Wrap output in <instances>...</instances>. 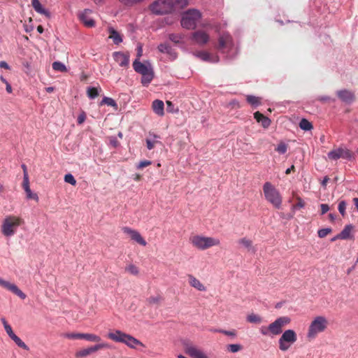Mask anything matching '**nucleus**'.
Masks as SVG:
<instances>
[{
  "label": "nucleus",
  "instance_id": "obj_15",
  "mask_svg": "<svg viewBox=\"0 0 358 358\" xmlns=\"http://www.w3.org/2000/svg\"><path fill=\"white\" fill-rule=\"evenodd\" d=\"M122 231L124 234H127L130 236L131 240L136 241L138 244L143 246H145L147 243L145 239L141 236L140 233L136 230L132 229L128 227H124L122 229Z\"/></svg>",
  "mask_w": 358,
  "mask_h": 358
},
{
  "label": "nucleus",
  "instance_id": "obj_36",
  "mask_svg": "<svg viewBox=\"0 0 358 358\" xmlns=\"http://www.w3.org/2000/svg\"><path fill=\"white\" fill-rule=\"evenodd\" d=\"M52 69L59 72H66L67 69L66 66L60 62H55L52 63Z\"/></svg>",
  "mask_w": 358,
  "mask_h": 358
},
{
  "label": "nucleus",
  "instance_id": "obj_18",
  "mask_svg": "<svg viewBox=\"0 0 358 358\" xmlns=\"http://www.w3.org/2000/svg\"><path fill=\"white\" fill-rule=\"evenodd\" d=\"M338 97L343 101L350 103L355 101V94L348 90H339L337 92Z\"/></svg>",
  "mask_w": 358,
  "mask_h": 358
},
{
  "label": "nucleus",
  "instance_id": "obj_48",
  "mask_svg": "<svg viewBox=\"0 0 358 358\" xmlns=\"http://www.w3.org/2000/svg\"><path fill=\"white\" fill-rule=\"evenodd\" d=\"M101 104H106L108 106H116V103L115 101L111 99V98H109V97H104L101 102Z\"/></svg>",
  "mask_w": 358,
  "mask_h": 358
},
{
  "label": "nucleus",
  "instance_id": "obj_47",
  "mask_svg": "<svg viewBox=\"0 0 358 358\" xmlns=\"http://www.w3.org/2000/svg\"><path fill=\"white\" fill-rule=\"evenodd\" d=\"M331 228H325V229H320L318 231H317V234H318V236L320 238H324L326 237L329 234H330L331 232Z\"/></svg>",
  "mask_w": 358,
  "mask_h": 358
},
{
  "label": "nucleus",
  "instance_id": "obj_64",
  "mask_svg": "<svg viewBox=\"0 0 358 358\" xmlns=\"http://www.w3.org/2000/svg\"><path fill=\"white\" fill-rule=\"evenodd\" d=\"M6 90L7 91L8 93H11L12 92V87H11V85L9 84V83H6Z\"/></svg>",
  "mask_w": 358,
  "mask_h": 358
},
{
  "label": "nucleus",
  "instance_id": "obj_25",
  "mask_svg": "<svg viewBox=\"0 0 358 358\" xmlns=\"http://www.w3.org/2000/svg\"><path fill=\"white\" fill-rule=\"evenodd\" d=\"M90 13V10H85L80 15V20L87 27H93L95 25V22L88 16Z\"/></svg>",
  "mask_w": 358,
  "mask_h": 358
},
{
  "label": "nucleus",
  "instance_id": "obj_39",
  "mask_svg": "<svg viewBox=\"0 0 358 358\" xmlns=\"http://www.w3.org/2000/svg\"><path fill=\"white\" fill-rule=\"evenodd\" d=\"M87 94L89 98L95 99L99 95V90L96 87H89Z\"/></svg>",
  "mask_w": 358,
  "mask_h": 358
},
{
  "label": "nucleus",
  "instance_id": "obj_32",
  "mask_svg": "<svg viewBox=\"0 0 358 358\" xmlns=\"http://www.w3.org/2000/svg\"><path fill=\"white\" fill-rule=\"evenodd\" d=\"M83 339H85L86 341H90V342H96L99 343L101 341V338L100 336L94 334H85L83 333Z\"/></svg>",
  "mask_w": 358,
  "mask_h": 358
},
{
  "label": "nucleus",
  "instance_id": "obj_12",
  "mask_svg": "<svg viewBox=\"0 0 358 358\" xmlns=\"http://www.w3.org/2000/svg\"><path fill=\"white\" fill-rule=\"evenodd\" d=\"M110 345L107 343H101L96 344L94 346H91L87 348H84L82 350H80L77 351L75 354V356L76 358H83L85 357L90 354L95 352L99 350L103 349V348H110Z\"/></svg>",
  "mask_w": 358,
  "mask_h": 358
},
{
  "label": "nucleus",
  "instance_id": "obj_30",
  "mask_svg": "<svg viewBox=\"0 0 358 358\" xmlns=\"http://www.w3.org/2000/svg\"><path fill=\"white\" fill-rule=\"evenodd\" d=\"M108 31H109V38L113 40V41L115 44L118 45L122 42V36L113 28L110 27L108 29Z\"/></svg>",
  "mask_w": 358,
  "mask_h": 358
},
{
  "label": "nucleus",
  "instance_id": "obj_41",
  "mask_svg": "<svg viewBox=\"0 0 358 358\" xmlns=\"http://www.w3.org/2000/svg\"><path fill=\"white\" fill-rule=\"evenodd\" d=\"M238 243L250 250L252 245V241L248 238H243L238 241Z\"/></svg>",
  "mask_w": 358,
  "mask_h": 358
},
{
  "label": "nucleus",
  "instance_id": "obj_16",
  "mask_svg": "<svg viewBox=\"0 0 358 358\" xmlns=\"http://www.w3.org/2000/svg\"><path fill=\"white\" fill-rule=\"evenodd\" d=\"M185 352L192 358H208L201 350L192 345H186Z\"/></svg>",
  "mask_w": 358,
  "mask_h": 358
},
{
  "label": "nucleus",
  "instance_id": "obj_10",
  "mask_svg": "<svg viewBox=\"0 0 358 358\" xmlns=\"http://www.w3.org/2000/svg\"><path fill=\"white\" fill-rule=\"evenodd\" d=\"M291 322V319L288 316H283L277 318L274 322L268 325V329L271 330L272 336H277L282 332V328Z\"/></svg>",
  "mask_w": 358,
  "mask_h": 358
},
{
  "label": "nucleus",
  "instance_id": "obj_55",
  "mask_svg": "<svg viewBox=\"0 0 358 358\" xmlns=\"http://www.w3.org/2000/svg\"><path fill=\"white\" fill-rule=\"evenodd\" d=\"M320 208H321V215L325 214L329 210V206L326 203H322L320 205Z\"/></svg>",
  "mask_w": 358,
  "mask_h": 358
},
{
  "label": "nucleus",
  "instance_id": "obj_28",
  "mask_svg": "<svg viewBox=\"0 0 358 358\" xmlns=\"http://www.w3.org/2000/svg\"><path fill=\"white\" fill-rule=\"evenodd\" d=\"M152 109L154 112L159 116H163L164 114V102L161 100L156 99L152 102Z\"/></svg>",
  "mask_w": 358,
  "mask_h": 358
},
{
  "label": "nucleus",
  "instance_id": "obj_14",
  "mask_svg": "<svg viewBox=\"0 0 358 358\" xmlns=\"http://www.w3.org/2000/svg\"><path fill=\"white\" fill-rule=\"evenodd\" d=\"M0 286L17 295L21 299L26 298V294L17 285L0 278Z\"/></svg>",
  "mask_w": 358,
  "mask_h": 358
},
{
  "label": "nucleus",
  "instance_id": "obj_13",
  "mask_svg": "<svg viewBox=\"0 0 358 358\" xmlns=\"http://www.w3.org/2000/svg\"><path fill=\"white\" fill-rule=\"evenodd\" d=\"M351 157V152L348 149L342 148L334 149L328 153V157L331 160H337L340 158L350 159Z\"/></svg>",
  "mask_w": 358,
  "mask_h": 358
},
{
  "label": "nucleus",
  "instance_id": "obj_59",
  "mask_svg": "<svg viewBox=\"0 0 358 358\" xmlns=\"http://www.w3.org/2000/svg\"><path fill=\"white\" fill-rule=\"evenodd\" d=\"M143 55V48H142V46L141 45H139L137 48V59L138 61H139V59L140 57L142 56Z\"/></svg>",
  "mask_w": 358,
  "mask_h": 358
},
{
  "label": "nucleus",
  "instance_id": "obj_19",
  "mask_svg": "<svg viewBox=\"0 0 358 358\" xmlns=\"http://www.w3.org/2000/svg\"><path fill=\"white\" fill-rule=\"evenodd\" d=\"M113 58L122 67L127 66L129 64V57L123 52H115L113 53Z\"/></svg>",
  "mask_w": 358,
  "mask_h": 358
},
{
  "label": "nucleus",
  "instance_id": "obj_60",
  "mask_svg": "<svg viewBox=\"0 0 358 358\" xmlns=\"http://www.w3.org/2000/svg\"><path fill=\"white\" fill-rule=\"evenodd\" d=\"M166 105H167V108H166L167 111L172 113L173 112V106L172 102L170 101H167Z\"/></svg>",
  "mask_w": 358,
  "mask_h": 358
},
{
  "label": "nucleus",
  "instance_id": "obj_9",
  "mask_svg": "<svg viewBox=\"0 0 358 358\" xmlns=\"http://www.w3.org/2000/svg\"><path fill=\"white\" fill-rule=\"evenodd\" d=\"M149 10L152 13L157 15L171 13V6L167 0L155 1L149 6Z\"/></svg>",
  "mask_w": 358,
  "mask_h": 358
},
{
  "label": "nucleus",
  "instance_id": "obj_3",
  "mask_svg": "<svg viewBox=\"0 0 358 358\" xmlns=\"http://www.w3.org/2000/svg\"><path fill=\"white\" fill-rule=\"evenodd\" d=\"M107 337L115 342L124 343L131 348H135L136 345L144 347L143 343L139 340L120 330L109 332Z\"/></svg>",
  "mask_w": 358,
  "mask_h": 358
},
{
  "label": "nucleus",
  "instance_id": "obj_40",
  "mask_svg": "<svg viewBox=\"0 0 358 358\" xmlns=\"http://www.w3.org/2000/svg\"><path fill=\"white\" fill-rule=\"evenodd\" d=\"M125 271L134 275H137L139 273L138 268L134 264H129L126 266Z\"/></svg>",
  "mask_w": 358,
  "mask_h": 358
},
{
  "label": "nucleus",
  "instance_id": "obj_43",
  "mask_svg": "<svg viewBox=\"0 0 358 358\" xmlns=\"http://www.w3.org/2000/svg\"><path fill=\"white\" fill-rule=\"evenodd\" d=\"M143 0H119V1L126 6H132L136 3L142 2Z\"/></svg>",
  "mask_w": 358,
  "mask_h": 358
},
{
  "label": "nucleus",
  "instance_id": "obj_5",
  "mask_svg": "<svg viewBox=\"0 0 358 358\" xmlns=\"http://www.w3.org/2000/svg\"><path fill=\"white\" fill-rule=\"evenodd\" d=\"M201 18V13L196 9H189L185 12L181 18V25L187 29H194L197 22Z\"/></svg>",
  "mask_w": 358,
  "mask_h": 358
},
{
  "label": "nucleus",
  "instance_id": "obj_42",
  "mask_svg": "<svg viewBox=\"0 0 358 358\" xmlns=\"http://www.w3.org/2000/svg\"><path fill=\"white\" fill-rule=\"evenodd\" d=\"M227 350L231 352H237L242 350V346L239 344H230L227 345Z\"/></svg>",
  "mask_w": 358,
  "mask_h": 358
},
{
  "label": "nucleus",
  "instance_id": "obj_61",
  "mask_svg": "<svg viewBox=\"0 0 358 358\" xmlns=\"http://www.w3.org/2000/svg\"><path fill=\"white\" fill-rule=\"evenodd\" d=\"M0 68L10 69L9 65L4 61L0 62Z\"/></svg>",
  "mask_w": 358,
  "mask_h": 358
},
{
  "label": "nucleus",
  "instance_id": "obj_24",
  "mask_svg": "<svg viewBox=\"0 0 358 358\" xmlns=\"http://www.w3.org/2000/svg\"><path fill=\"white\" fill-rule=\"evenodd\" d=\"M22 187L27 194V198L29 199H34L36 201H38V196L36 193H33L29 187V180H23Z\"/></svg>",
  "mask_w": 358,
  "mask_h": 358
},
{
  "label": "nucleus",
  "instance_id": "obj_52",
  "mask_svg": "<svg viewBox=\"0 0 358 358\" xmlns=\"http://www.w3.org/2000/svg\"><path fill=\"white\" fill-rule=\"evenodd\" d=\"M259 331L263 336L271 335V330L268 329V327H266V326L261 327V328L259 329Z\"/></svg>",
  "mask_w": 358,
  "mask_h": 358
},
{
  "label": "nucleus",
  "instance_id": "obj_26",
  "mask_svg": "<svg viewBox=\"0 0 358 358\" xmlns=\"http://www.w3.org/2000/svg\"><path fill=\"white\" fill-rule=\"evenodd\" d=\"M196 56L205 62H217L219 57L217 56L212 57L208 52L205 51L197 52Z\"/></svg>",
  "mask_w": 358,
  "mask_h": 358
},
{
  "label": "nucleus",
  "instance_id": "obj_7",
  "mask_svg": "<svg viewBox=\"0 0 358 358\" xmlns=\"http://www.w3.org/2000/svg\"><path fill=\"white\" fill-rule=\"evenodd\" d=\"M328 325V321L324 316H317L310 322L307 337L308 338H314L316 336L324 331Z\"/></svg>",
  "mask_w": 358,
  "mask_h": 358
},
{
  "label": "nucleus",
  "instance_id": "obj_2",
  "mask_svg": "<svg viewBox=\"0 0 358 358\" xmlns=\"http://www.w3.org/2000/svg\"><path fill=\"white\" fill-rule=\"evenodd\" d=\"M263 192L265 199L275 208L280 209L282 203V196L280 192L270 182H266L263 185Z\"/></svg>",
  "mask_w": 358,
  "mask_h": 358
},
{
  "label": "nucleus",
  "instance_id": "obj_8",
  "mask_svg": "<svg viewBox=\"0 0 358 358\" xmlns=\"http://www.w3.org/2000/svg\"><path fill=\"white\" fill-rule=\"evenodd\" d=\"M297 340V335L292 329L285 331L278 340L279 349L285 352L289 350L290 346Z\"/></svg>",
  "mask_w": 358,
  "mask_h": 358
},
{
  "label": "nucleus",
  "instance_id": "obj_58",
  "mask_svg": "<svg viewBox=\"0 0 358 358\" xmlns=\"http://www.w3.org/2000/svg\"><path fill=\"white\" fill-rule=\"evenodd\" d=\"M296 200H297V203L296 204V207H298V208L304 207L305 202L303 201V199L301 197H299V196L296 197Z\"/></svg>",
  "mask_w": 358,
  "mask_h": 358
},
{
  "label": "nucleus",
  "instance_id": "obj_6",
  "mask_svg": "<svg viewBox=\"0 0 358 358\" xmlns=\"http://www.w3.org/2000/svg\"><path fill=\"white\" fill-rule=\"evenodd\" d=\"M189 241L194 248L201 250H204L220 244V241L217 238L199 235L192 236L189 238Z\"/></svg>",
  "mask_w": 358,
  "mask_h": 358
},
{
  "label": "nucleus",
  "instance_id": "obj_63",
  "mask_svg": "<svg viewBox=\"0 0 358 358\" xmlns=\"http://www.w3.org/2000/svg\"><path fill=\"white\" fill-rule=\"evenodd\" d=\"M295 170V166L294 165H292L290 168L287 169L286 171H285V174L288 175L292 171H294Z\"/></svg>",
  "mask_w": 358,
  "mask_h": 358
},
{
  "label": "nucleus",
  "instance_id": "obj_56",
  "mask_svg": "<svg viewBox=\"0 0 358 358\" xmlns=\"http://www.w3.org/2000/svg\"><path fill=\"white\" fill-rule=\"evenodd\" d=\"M85 118H86V115L84 113L79 115V116L78 117V119H77L78 124H83L85 122Z\"/></svg>",
  "mask_w": 358,
  "mask_h": 358
},
{
  "label": "nucleus",
  "instance_id": "obj_1",
  "mask_svg": "<svg viewBox=\"0 0 358 358\" xmlns=\"http://www.w3.org/2000/svg\"><path fill=\"white\" fill-rule=\"evenodd\" d=\"M24 223V220L14 215H9L4 217L1 226V232L6 237L13 236L19 227Z\"/></svg>",
  "mask_w": 358,
  "mask_h": 358
},
{
  "label": "nucleus",
  "instance_id": "obj_38",
  "mask_svg": "<svg viewBox=\"0 0 358 358\" xmlns=\"http://www.w3.org/2000/svg\"><path fill=\"white\" fill-rule=\"evenodd\" d=\"M162 298L161 296H152L147 299V302L149 305H158L161 302Z\"/></svg>",
  "mask_w": 358,
  "mask_h": 358
},
{
  "label": "nucleus",
  "instance_id": "obj_20",
  "mask_svg": "<svg viewBox=\"0 0 358 358\" xmlns=\"http://www.w3.org/2000/svg\"><path fill=\"white\" fill-rule=\"evenodd\" d=\"M170 6L171 13L184 8L188 5V0H167Z\"/></svg>",
  "mask_w": 358,
  "mask_h": 358
},
{
  "label": "nucleus",
  "instance_id": "obj_33",
  "mask_svg": "<svg viewBox=\"0 0 358 358\" xmlns=\"http://www.w3.org/2000/svg\"><path fill=\"white\" fill-rule=\"evenodd\" d=\"M247 321L250 323L260 324L262 322V318L257 314H250L247 317Z\"/></svg>",
  "mask_w": 358,
  "mask_h": 358
},
{
  "label": "nucleus",
  "instance_id": "obj_49",
  "mask_svg": "<svg viewBox=\"0 0 358 358\" xmlns=\"http://www.w3.org/2000/svg\"><path fill=\"white\" fill-rule=\"evenodd\" d=\"M83 333H70L66 334V337L70 339H83Z\"/></svg>",
  "mask_w": 358,
  "mask_h": 358
},
{
  "label": "nucleus",
  "instance_id": "obj_21",
  "mask_svg": "<svg viewBox=\"0 0 358 358\" xmlns=\"http://www.w3.org/2000/svg\"><path fill=\"white\" fill-rule=\"evenodd\" d=\"M159 136L154 133L149 132L146 138V145L148 150L153 149L157 144H162L158 140Z\"/></svg>",
  "mask_w": 358,
  "mask_h": 358
},
{
  "label": "nucleus",
  "instance_id": "obj_37",
  "mask_svg": "<svg viewBox=\"0 0 358 358\" xmlns=\"http://www.w3.org/2000/svg\"><path fill=\"white\" fill-rule=\"evenodd\" d=\"M15 344L26 350H29V347L16 335H14L13 337L10 338Z\"/></svg>",
  "mask_w": 358,
  "mask_h": 358
},
{
  "label": "nucleus",
  "instance_id": "obj_17",
  "mask_svg": "<svg viewBox=\"0 0 358 358\" xmlns=\"http://www.w3.org/2000/svg\"><path fill=\"white\" fill-rule=\"evenodd\" d=\"M193 39L199 45H204L209 41V35L204 31L199 30L193 33Z\"/></svg>",
  "mask_w": 358,
  "mask_h": 358
},
{
  "label": "nucleus",
  "instance_id": "obj_45",
  "mask_svg": "<svg viewBox=\"0 0 358 358\" xmlns=\"http://www.w3.org/2000/svg\"><path fill=\"white\" fill-rule=\"evenodd\" d=\"M64 181L67 183L72 185H76V180L74 178L73 176L71 173H68L64 176Z\"/></svg>",
  "mask_w": 358,
  "mask_h": 358
},
{
  "label": "nucleus",
  "instance_id": "obj_62",
  "mask_svg": "<svg viewBox=\"0 0 358 358\" xmlns=\"http://www.w3.org/2000/svg\"><path fill=\"white\" fill-rule=\"evenodd\" d=\"M329 178L328 176H325L321 182L322 185L325 187L327 186V184L329 182Z\"/></svg>",
  "mask_w": 358,
  "mask_h": 358
},
{
  "label": "nucleus",
  "instance_id": "obj_51",
  "mask_svg": "<svg viewBox=\"0 0 358 358\" xmlns=\"http://www.w3.org/2000/svg\"><path fill=\"white\" fill-rule=\"evenodd\" d=\"M169 39L175 43H180L182 39V36L179 34H171L169 36Z\"/></svg>",
  "mask_w": 358,
  "mask_h": 358
},
{
  "label": "nucleus",
  "instance_id": "obj_54",
  "mask_svg": "<svg viewBox=\"0 0 358 358\" xmlns=\"http://www.w3.org/2000/svg\"><path fill=\"white\" fill-rule=\"evenodd\" d=\"M4 329H5L6 333L8 334V335L9 336L10 338H11L14 335H15L14 334V332L13 331L12 327H11V326L10 324L9 325H6Z\"/></svg>",
  "mask_w": 358,
  "mask_h": 358
},
{
  "label": "nucleus",
  "instance_id": "obj_53",
  "mask_svg": "<svg viewBox=\"0 0 358 358\" xmlns=\"http://www.w3.org/2000/svg\"><path fill=\"white\" fill-rule=\"evenodd\" d=\"M152 164V162L149 160H144V161H142L138 165V169H143L149 165H150Z\"/></svg>",
  "mask_w": 358,
  "mask_h": 358
},
{
  "label": "nucleus",
  "instance_id": "obj_23",
  "mask_svg": "<svg viewBox=\"0 0 358 358\" xmlns=\"http://www.w3.org/2000/svg\"><path fill=\"white\" fill-rule=\"evenodd\" d=\"M254 117L257 122L262 124L264 128H268L271 124V120L259 111L254 113Z\"/></svg>",
  "mask_w": 358,
  "mask_h": 358
},
{
  "label": "nucleus",
  "instance_id": "obj_11",
  "mask_svg": "<svg viewBox=\"0 0 358 358\" xmlns=\"http://www.w3.org/2000/svg\"><path fill=\"white\" fill-rule=\"evenodd\" d=\"M234 47L232 36L229 33L222 34L218 38L217 48L222 52L231 50Z\"/></svg>",
  "mask_w": 358,
  "mask_h": 358
},
{
  "label": "nucleus",
  "instance_id": "obj_34",
  "mask_svg": "<svg viewBox=\"0 0 358 358\" xmlns=\"http://www.w3.org/2000/svg\"><path fill=\"white\" fill-rule=\"evenodd\" d=\"M247 101L252 106H257L261 103V99L258 96L248 95L246 96Z\"/></svg>",
  "mask_w": 358,
  "mask_h": 358
},
{
  "label": "nucleus",
  "instance_id": "obj_29",
  "mask_svg": "<svg viewBox=\"0 0 358 358\" xmlns=\"http://www.w3.org/2000/svg\"><path fill=\"white\" fill-rule=\"evenodd\" d=\"M189 285L199 291H205V286L192 275H188Z\"/></svg>",
  "mask_w": 358,
  "mask_h": 358
},
{
  "label": "nucleus",
  "instance_id": "obj_50",
  "mask_svg": "<svg viewBox=\"0 0 358 358\" xmlns=\"http://www.w3.org/2000/svg\"><path fill=\"white\" fill-rule=\"evenodd\" d=\"M338 211L343 215H345L346 203L345 201H341L338 203Z\"/></svg>",
  "mask_w": 358,
  "mask_h": 358
},
{
  "label": "nucleus",
  "instance_id": "obj_44",
  "mask_svg": "<svg viewBox=\"0 0 358 358\" xmlns=\"http://www.w3.org/2000/svg\"><path fill=\"white\" fill-rule=\"evenodd\" d=\"M213 332H220L226 336H233V337L236 336V330L227 331V330H223V329H214V330H213Z\"/></svg>",
  "mask_w": 358,
  "mask_h": 358
},
{
  "label": "nucleus",
  "instance_id": "obj_46",
  "mask_svg": "<svg viewBox=\"0 0 358 358\" xmlns=\"http://www.w3.org/2000/svg\"><path fill=\"white\" fill-rule=\"evenodd\" d=\"M275 150L280 154H285L287 150V145L285 143H280Z\"/></svg>",
  "mask_w": 358,
  "mask_h": 358
},
{
  "label": "nucleus",
  "instance_id": "obj_31",
  "mask_svg": "<svg viewBox=\"0 0 358 358\" xmlns=\"http://www.w3.org/2000/svg\"><path fill=\"white\" fill-rule=\"evenodd\" d=\"M353 227L351 224L346 225L341 233L338 234L337 238H341L342 240H347L350 238V234Z\"/></svg>",
  "mask_w": 358,
  "mask_h": 358
},
{
  "label": "nucleus",
  "instance_id": "obj_57",
  "mask_svg": "<svg viewBox=\"0 0 358 358\" xmlns=\"http://www.w3.org/2000/svg\"><path fill=\"white\" fill-rule=\"evenodd\" d=\"M21 167L23 170V180L29 179V175L27 173V169L26 165L23 164H22Z\"/></svg>",
  "mask_w": 358,
  "mask_h": 358
},
{
  "label": "nucleus",
  "instance_id": "obj_22",
  "mask_svg": "<svg viewBox=\"0 0 358 358\" xmlns=\"http://www.w3.org/2000/svg\"><path fill=\"white\" fill-rule=\"evenodd\" d=\"M158 50L162 53H166L169 55L172 59L177 57V54L175 50L167 43H161L158 46Z\"/></svg>",
  "mask_w": 358,
  "mask_h": 358
},
{
  "label": "nucleus",
  "instance_id": "obj_4",
  "mask_svg": "<svg viewBox=\"0 0 358 358\" xmlns=\"http://www.w3.org/2000/svg\"><path fill=\"white\" fill-rule=\"evenodd\" d=\"M133 67L136 72L142 75L141 83L143 86H148L154 78V71L152 66L141 63L136 59L133 63Z\"/></svg>",
  "mask_w": 358,
  "mask_h": 358
},
{
  "label": "nucleus",
  "instance_id": "obj_27",
  "mask_svg": "<svg viewBox=\"0 0 358 358\" xmlns=\"http://www.w3.org/2000/svg\"><path fill=\"white\" fill-rule=\"evenodd\" d=\"M31 6H33V8H34V10L41 14V15H45L47 17H50V12L48 10H47L46 9H45L41 3H40V1L38 0H31Z\"/></svg>",
  "mask_w": 358,
  "mask_h": 358
},
{
  "label": "nucleus",
  "instance_id": "obj_35",
  "mask_svg": "<svg viewBox=\"0 0 358 358\" xmlns=\"http://www.w3.org/2000/svg\"><path fill=\"white\" fill-rule=\"evenodd\" d=\"M299 127L304 131H310L313 129V125L308 120L303 118L299 122Z\"/></svg>",
  "mask_w": 358,
  "mask_h": 358
}]
</instances>
